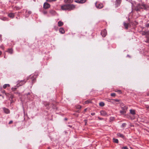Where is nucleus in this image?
Masks as SVG:
<instances>
[{
    "label": "nucleus",
    "mask_w": 149,
    "mask_h": 149,
    "mask_svg": "<svg viewBox=\"0 0 149 149\" xmlns=\"http://www.w3.org/2000/svg\"><path fill=\"white\" fill-rule=\"evenodd\" d=\"M50 5L49 4L46 2L44 3L43 5V8L45 9H47L50 7Z\"/></svg>",
    "instance_id": "obj_3"
},
{
    "label": "nucleus",
    "mask_w": 149,
    "mask_h": 149,
    "mask_svg": "<svg viewBox=\"0 0 149 149\" xmlns=\"http://www.w3.org/2000/svg\"><path fill=\"white\" fill-rule=\"evenodd\" d=\"M116 91L118 92L120 94L121 93V92L120 90H117V91Z\"/></svg>",
    "instance_id": "obj_31"
},
{
    "label": "nucleus",
    "mask_w": 149,
    "mask_h": 149,
    "mask_svg": "<svg viewBox=\"0 0 149 149\" xmlns=\"http://www.w3.org/2000/svg\"><path fill=\"white\" fill-rule=\"evenodd\" d=\"M2 52L0 51V56L2 54Z\"/></svg>",
    "instance_id": "obj_39"
},
{
    "label": "nucleus",
    "mask_w": 149,
    "mask_h": 149,
    "mask_svg": "<svg viewBox=\"0 0 149 149\" xmlns=\"http://www.w3.org/2000/svg\"><path fill=\"white\" fill-rule=\"evenodd\" d=\"M56 0H46V1H47L48 2H52L55 1Z\"/></svg>",
    "instance_id": "obj_26"
},
{
    "label": "nucleus",
    "mask_w": 149,
    "mask_h": 149,
    "mask_svg": "<svg viewBox=\"0 0 149 149\" xmlns=\"http://www.w3.org/2000/svg\"><path fill=\"white\" fill-rule=\"evenodd\" d=\"M6 52H8L10 54H12L13 53V50L12 48H10L8 49L7 51Z\"/></svg>",
    "instance_id": "obj_10"
},
{
    "label": "nucleus",
    "mask_w": 149,
    "mask_h": 149,
    "mask_svg": "<svg viewBox=\"0 0 149 149\" xmlns=\"http://www.w3.org/2000/svg\"><path fill=\"white\" fill-rule=\"evenodd\" d=\"M10 85L8 84H4L3 86V88L5 89L7 87H9L10 86Z\"/></svg>",
    "instance_id": "obj_21"
},
{
    "label": "nucleus",
    "mask_w": 149,
    "mask_h": 149,
    "mask_svg": "<svg viewBox=\"0 0 149 149\" xmlns=\"http://www.w3.org/2000/svg\"><path fill=\"white\" fill-rule=\"evenodd\" d=\"M101 34L102 37H105L107 34V32L106 30L105 29H104L102 31L101 33Z\"/></svg>",
    "instance_id": "obj_5"
},
{
    "label": "nucleus",
    "mask_w": 149,
    "mask_h": 149,
    "mask_svg": "<svg viewBox=\"0 0 149 149\" xmlns=\"http://www.w3.org/2000/svg\"><path fill=\"white\" fill-rule=\"evenodd\" d=\"M86 110H87V109H84V111H86Z\"/></svg>",
    "instance_id": "obj_40"
},
{
    "label": "nucleus",
    "mask_w": 149,
    "mask_h": 149,
    "mask_svg": "<svg viewBox=\"0 0 149 149\" xmlns=\"http://www.w3.org/2000/svg\"><path fill=\"white\" fill-rule=\"evenodd\" d=\"M130 112L132 115H134L135 114V111L134 110L130 109Z\"/></svg>",
    "instance_id": "obj_19"
},
{
    "label": "nucleus",
    "mask_w": 149,
    "mask_h": 149,
    "mask_svg": "<svg viewBox=\"0 0 149 149\" xmlns=\"http://www.w3.org/2000/svg\"><path fill=\"white\" fill-rule=\"evenodd\" d=\"M111 96L114 97L116 95V94L115 93H111Z\"/></svg>",
    "instance_id": "obj_29"
},
{
    "label": "nucleus",
    "mask_w": 149,
    "mask_h": 149,
    "mask_svg": "<svg viewBox=\"0 0 149 149\" xmlns=\"http://www.w3.org/2000/svg\"><path fill=\"white\" fill-rule=\"evenodd\" d=\"M54 29H55L56 30V31H57V27L56 26H55L54 27Z\"/></svg>",
    "instance_id": "obj_34"
},
{
    "label": "nucleus",
    "mask_w": 149,
    "mask_h": 149,
    "mask_svg": "<svg viewBox=\"0 0 149 149\" xmlns=\"http://www.w3.org/2000/svg\"><path fill=\"white\" fill-rule=\"evenodd\" d=\"M91 114L92 116H94L95 115V113H92Z\"/></svg>",
    "instance_id": "obj_35"
},
{
    "label": "nucleus",
    "mask_w": 149,
    "mask_h": 149,
    "mask_svg": "<svg viewBox=\"0 0 149 149\" xmlns=\"http://www.w3.org/2000/svg\"><path fill=\"white\" fill-rule=\"evenodd\" d=\"M91 100H87L84 102V104H88L90 103H91Z\"/></svg>",
    "instance_id": "obj_23"
},
{
    "label": "nucleus",
    "mask_w": 149,
    "mask_h": 149,
    "mask_svg": "<svg viewBox=\"0 0 149 149\" xmlns=\"http://www.w3.org/2000/svg\"><path fill=\"white\" fill-rule=\"evenodd\" d=\"M120 113L121 114H124L126 113V111L123 110L120 111Z\"/></svg>",
    "instance_id": "obj_20"
},
{
    "label": "nucleus",
    "mask_w": 149,
    "mask_h": 149,
    "mask_svg": "<svg viewBox=\"0 0 149 149\" xmlns=\"http://www.w3.org/2000/svg\"><path fill=\"white\" fill-rule=\"evenodd\" d=\"M13 123V121L11 120V121H10L9 123V124H11L12 123Z\"/></svg>",
    "instance_id": "obj_36"
},
{
    "label": "nucleus",
    "mask_w": 149,
    "mask_h": 149,
    "mask_svg": "<svg viewBox=\"0 0 149 149\" xmlns=\"http://www.w3.org/2000/svg\"><path fill=\"white\" fill-rule=\"evenodd\" d=\"M122 149H128V148L127 146L123 147L121 148Z\"/></svg>",
    "instance_id": "obj_30"
},
{
    "label": "nucleus",
    "mask_w": 149,
    "mask_h": 149,
    "mask_svg": "<svg viewBox=\"0 0 149 149\" xmlns=\"http://www.w3.org/2000/svg\"><path fill=\"white\" fill-rule=\"evenodd\" d=\"M123 25L125 29H128V26L130 24L129 23H126L125 22H124Z\"/></svg>",
    "instance_id": "obj_8"
},
{
    "label": "nucleus",
    "mask_w": 149,
    "mask_h": 149,
    "mask_svg": "<svg viewBox=\"0 0 149 149\" xmlns=\"http://www.w3.org/2000/svg\"><path fill=\"white\" fill-rule=\"evenodd\" d=\"M147 33V32H146L145 33V35Z\"/></svg>",
    "instance_id": "obj_42"
},
{
    "label": "nucleus",
    "mask_w": 149,
    "mask_h": 149,
    "mask_svg": "<svg viewBox=\"0 0 149 149\" xmlns=\"http://www.w3.org/2000/svg\"><path fill=\"white\" fill-rule=\"evenodd\" d=\"M73 0H64V2L65 3H72Z\"/></svg>",
    "instance_id": "obj_12"
},
{
    "label": "nucleus",
    "mask_w": 149,
    "mask_h": 149,
    "mask_svg": "<svg viewBox=\"0 0 149 149\" xmlns=\"http://www.w3.org/2000/svg\"><path fill=\"white\" fill-rule=\"evenodd\" d=\"M122 110H126L127 109V107L126 106H124L123 107H121Z\"/></svg>",
    "instance_id": "obj_25"
},
{
    "label": "nucleus",
    "mask_w": 149,
    "mask_h": 149,
    "mask_svg": "<svg viewBox=\"0 0 149 149\" xmlns=\"http://www.w3.org/2000/svg\"><path fill=\"white\" fill-rule=\"evenodd\" d=\"M47 13V12L46 11H45L44 12V14H46Z\"/></svg>",
    "instance_id": "obj_38"
},
{
    "label": "nucleus",
    "mask_w": 149,
    "mask_h": 149,
    "mask_svg": "<svg viewBox=\"0 0 149 149\" xmlns=\"http://www.w3.org/2000/svg\"><path fill=\"white\" fill-rule=\"evenodd\" d=\"M65 120H67V119L65 118Z\"/></svg>",
    "instance_id": "obj_46"
},
{
    "label": "nucleus",
    "mask_w": 149,
    "mask_h": 149,
    "mask_svg": "<svg viewBox=\"0 0 149 149\" xmlns=\"http://www.w3.org/2000/svg\"><path fill=\"white\" fill-rule=\"evenodd\" d=\"M76 2L79 3H85L86 0H74Z\"/></svg>",
    "instance_id": "obj_7"
},
{
    "label": "nucleus",
    "mask_w": 149,
    "mask_h": 149,
    "mask_svg": "<svg viewBox=\"0 0 149 149\" xmlns=\"http://www.w3.org/2000/svg\"><path fill=\"white\" fill-rule=\"evenodd\" d=\"M49 13L52 15H54L56 13V12L54 10H51L49 11Z\"/></svg>",
    "instance_id": "obj_17"
},
{
    "label": "nucleus",
    "mask_w": 149,
    "mask_h": 149,
    "mask_svg": "<svg viewBox=\"0 0 149 149\" xmlns=\"http://www.w3.org/2000/svg\"><path fill=\"white\" fill-rule=\"evenodd\" d=\"M26 81L24 80H22L20 82H19V85L21 86L23 84L25 83Z\"/></svg>",
    "instance_id": "obj_18"
},
{
    "label": "nucleus",
    "mask_w": 149,
    "mask_h": 149,
    "mask_svg": "<svg viewBox=\"0 0 149 149\" xmlns=\"http://www.w3.org/2000/svg\"><path fill=\"white\" fill-rule=\"evenodd\" d=\"M8 16L9 17L13 18L14 17V13H10L8 15Z\"/></svg>",
    "instance_id": "obj_16"
},
{
    "label": "nucleus",
    "mask_w": 149,
    "mask_h": 149,
    "mask_svg": "<svg viewBox=\"0 0 149 149\" xmlns=\"http://www.w3.org/2000/svg\"><path fill=\"white\" fill-rule=\"evenodd\" d=\"M0 47L3 50L4 49V47L2 45L0 46Z\"/></svg>",
    "instance_id": "obj_32"
},
{
    "label": "nucleus",
    "mask_w": 149,
    "mask_h": 149,
    "mask_svg": "<svg viewBox=\"0 0 149 149\" xmlns=\"http://www.w3.org/2000/svg\"><path fill=\"white\" fill-rule=\"evenodd\" d=\"M1 35H0V38L1 37Z\"/></svg>",
    "instance_id": "obj_43"
},
{
    "label": "nucleus",
    "mask_w": 149,
    "mask_h": 149,
    "mask_svg": "<svg viewBox=\"0 0 149 149\" xmlns=\"http://www.w3.org/2000/svg\"><path fill=\"white\" fill-rule=\"evenodd\" d=\"M81 106H79V107H78V108H81Z\"/></svg>",
    "instance_id": "obj_41"
},
{
    "label": "nucleus",
    "mask_w": 149,
    "mask_h": 149,
    "mask_svg": "<svg viewBox=\"0 0 149 149\" xmlns=\"http://www.w3.org/2000/svg\"><path fill=\"white\" fill-rule=\"evenodd\" d=\"M58 26H61L63 25V23L61 21H59L58 22Z\"/></svg>",
    "instance_id": "obj_15"
},
{
    "label": "nucleus",
    "mask_w": 149,
    "mask_h": 149,
    "mask_svg": "<svg viewBox=\"0 0 149 149\" xmlns=\"http://www.w3.org/2000/svg\"><path fill=\"white\" fill-rule=\"evenodd\" d=\"M3 110L5 113H10V111L9 110L6 108H3Z\"/></svg>",
    "instance_id": "obj_13"
},
{
    "label": "nucleus",
    "mask_w": 149,
    "mask_h": 149,
    "mask_svg": "<svg viewBox=\"0 0 149 149\" xmlns=\"http://www.w3.org/2000/svg\"><path fill=\"white\" fill-rule=\"evenodd\" d=\"M59 32L61 34H64L65 32V30L63 28H61L59 29Z\"/></svg>",
    "instance_id": "obj_11"
},
{
    "label": "nucleus",
    "mask_w": 149,
    "mask_h": 149,
    "mask_svg": "<svg viewBox=\"0 0 149 149\" xmlns=\"http://www.w3.org/2000/svg\"><path fill=\"white\" fill-rule=\"evenodd\" d=\"M95 5L96 7L97 8H101L103 6V5L102 4V3L97 4V2H96L95 3Z\"/></svg>",
    "instance_id": "obj_4"
},
{
    "label": "nucleus",
    "mask_w": 149,
    "mask_h": 149,
    "mask_svg": "<svg viewBox=\"0 0 149 149\" xmlns=\"http://www.w3.org/2000/svg\"><path fill=\"white\" fill-rule=\"evenodd\" d=\"M149 7V6L146 4H143L141 5L138 4L135 7V10L136 11H139L141 9H146Z\"/></svg>",
    "instance_id": "obj_2"
},
{
    "label": "nucleus",
    "mask_w": 149,
    "mask_h": 149,
    "mask_svg": "<svg viewBox=\"0 0 149 149\" xmlns=\"http://www.w3.org/2000/svg\"><path fill=\"white\" fill-rule=\"evenodd\" d=\"M31 11H29L28 12V13H29V14H31Z\"/></svg>",
    "instance_id": "obj_37"
},
{
    "label": "nucleus",
    "mask_w": 149,
    "mask_h": 149,
    "mask_svg": "<svg viewBox=\"0 0 149 149\" xmlns=\"http://www.w3.org/2000/svg\"><path fill=\"white\" fill-rule=\"evenodd\" d=\"M100 114L102 116H106L107 115L106 112L104 110H102L100 111Z\"/></svg>",
    "instance_id": "obj_9"
},
{
    "label": "nucleus",
    "mask_w": 149,
    "mask_h": 149,
    "mask_svg": "<svg viewBox=\"0 0 149 149\" xmlns=\"http://www.w3.org/2000/svg\"><path fill=\"white\" fill-rule=\"evenodd\" d=\"M146 26L147 27H149V23L146 24Z\"/></svg>",
    "instance_id": "obj_33"
},
{
    "label": "nucleus",
    "mask_w": 149,
    "mask_h": 149,
    "mask_svg": "<svg viewBox=\"0 0 149 149\" xmlns=\"http://www.w3.org/2000/svg\"><path fill=\"white\" fill-rule=\"evenodd\" d=\"M112 100L114 102H119L120 101V100L118 99H113Z\"/></svg>",
    "instance_id": "obj_28"
},
{
    "label": "nucleus",
    "mask_w": 149,
    "mask_h": 149,
    "mask_svg": "<svg viewBox=\"0 0 149 149\" xmlns=\"http://www.w3.org/2000/svg\"><path fill=\"white\" fill-rule=\"evenodd\" d=\"M126 125V124L125 123H123L122 124L121 127H125Z\"/></svg>",
    "instance_id": "obj_27"
},
{
    "label": "nucleus",
    "mask_w": 149,
    "mask_h": 149,
    "mask_svg": "<svg viewBox=\"0 0 149 149\" xmlns=\"http://www.w3.org/2000/svg\"><path fill=\"white\" fill-rule=\"evenodd\" d=\"M113 142H114L116 143H118V139H116L115 138H113Z\"/></svg>",
    "instance_id": "obj_22"
},
{
    "label": "nucleus",
    "mask_w": 149,
    "mask_h": 149,
    "mask_svg": "<svg viewBox=\"0 0 149 149\" xmlns=\"http://www.w3.org/2000/svg\"><path fill=\"white\" fill-rule=\"evenodd\" d=\"M29 94H30V93H29L28 94V95H29Z\"/></svg>",
    "instance_id": "obj_44"
},
{
    "label": "nucleus",
    "mask_w": 149,
    "mask_h": 149,
    "mask_svg": "<svg viewBox=\"0 0 149 149\" xmlns=\"http://www.w3.org/2000/svg\"><path fill=\"white\" fill-rule=\"evenodd\" d=\"M99 105L100 106L103 107L104 105V104L103 102H101L99 103Z\"/></svg>",
    "instance_id": "obj_24"
},
{
    "label": "nucleus",
    "mask_w": 149,
    "mask_h": 149,
    "mask_svg": "<svg viewBox=\"0 0 149 149\" xmlns=\"http://www.w3.org/2000/svg\"><path fill=\"white\" fill-rule=\"evenodd\" d=\"M75 8V6L73 4H64L61 6V9L63 10H70Z\"/></svg>",
    "instance_id": "obj_1"
},
{
    "label": "nucleus",
    "mask_w": 149,
    "mask_h": 149,
    "mask_svg": "<svg viewBox=\"0 0 149 149\" xmlns=\"http://www.w3.org/2000/svg\"><path fill=\"white\" fill-rule=\"evenodd\" d=\"M122 0H116L115 5L116 7L120 6Z\"/></svg>",
    "instance_id": "obj_6"
},
{
    "label": "nucleus",
    "mask_w": 149,
    "mask_h": 149,
    "mask_svg": "<svg viewBox=\"0 0 149 149\" xmlns=\"http://www.w3.org/2000/svg\"><path fill=\"white\" fill-rule=\"evenodd\" d=\"M4 58H6V57L5 56H4Z\"/></svg>",
    "instance_id": "obj_45"
},
{
    "label": "nucleus",
    "mask_w": 149,
    "mask_h": 149,
    "mask_svg": "<svg viewBox=\"0 0 149 149\" xmlns=\"http://www.w3.org/2000/svg\"><path fill=\"white\" fill-rule=\"evenodd\" d=\"M117 135L118 136L122 138H124V135L120 133H118L117 134Z\"/></svg>",
    "instance_id": "obj_14"
}]
</instances>
